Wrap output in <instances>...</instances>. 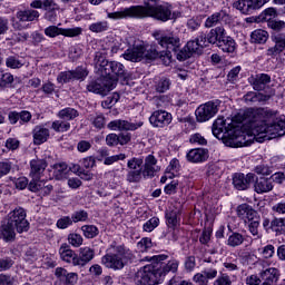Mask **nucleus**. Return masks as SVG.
Returning a JSON list of instances; mask_svg holds the SVG:
<instances>
[{
    "instance_id": "f257e3e1",
    "label": "nucleus",
    "mask_w": 285,
    "mask_h": 285,
    "mask_svg": "<svg viewBox=\"0 0 285 285\" xmlns=\"http://www.w3.org/2000/svg\"><path fill=\"white\" fill-rule=\"evenodd\" d=\"M238 121L245 125L240 130L236 127L234 136L225 141V146L229 148H244V146H250L255 140L262 144L285 135V116L276 118L273 124L268 125L264 121V115L249 108L244 111L242 119Z\"/></svg>"
},
{
    "instance_id": "f03ea898",
    "label": "nucleus",
    "mask_w": 285,
    "mask_h": 285,
    "mask_svg": "<svg viewBox=\"0 0 285 285\" xmlns=\"http://www.w3.org/2000/svg\"><path fill=\"white\" fill-rule=\"evenodd\" d=\"M147 262L154 264L145 265L135 274V282L137 285H159L168 273H177L179 269V261L170 259L168 263H163L168 259V255L160 254L153 257H146Z\"/></svg>"
},
{
    "instance_id": "7ed1b4c3",
    "label": "nucleus",
    "mask_w": 285,
    "mask_h": 285,
    "mask_svg": "<svg viewBox=\"0 0 285 285\" xmlns=\"http://www.w3.org/2000/svg\"><path fill=\"white\" fill-rule=\"evenodd\" d=\"M108 19H114L117 21L118 19H146V17H151L156 21H161L166 23V21H170L173 19V6L166 4H150L147 3L144 6H131L129 8H125L121 11L108 12Z\"/></svg>"
},
{
    "instance_id": "20e7f679",
    "label": "nucleus",
    "mask_w": 285,
    "mask_h": 285,
    "mask_svg": "<svg viewBox=\"0 0 285 285\" xmlns=\"http://www.w3.org/2000/svg\"><path fill=\"white\" fill-rule=\"evenodd\" d=\"M154 38L156 39L158 46L163 48L160 51V60L164 66H169L173 63V53L178 61H186L181 59V52L186 50V45L181 48V39L175 33H164L161 31L154 32Z\"/></svg>"
},
{
    "instance_id": "39448f33",
    "label": "nucleus",
    "mask_w": 285,
    "mask_h": 285,
    "mask_svg": "<svg viewBox=\"0 0 285 285\" xmlns=\"http://www.w3.org/2000/svg\"><path fill=\"white\" fill-rule=\"evenodd\" d=\"M26 217L27 214L23 207H18L9 213L0 227V237L4 242H12L17 235L16 230L17 233H28L30 230V223Z\"/></svg>"
},
{
    "instance_id": "423d86ee",
    "label": "nucleus",
    "mask_w": 285,
    "mask_h": 285,
    "mask_svg": "<svg viewBox=\"0 0 285 285\" xmlns=\"http://www.w3.org/2000/svg\"><path fill=\"white\" fill-rule=\"evenodd\" d=\"M155 166H157V158L153 155H148L144 159L134 157L127 161V168H129V171L127 173V181L129 184H139L141 181V175L142 177L150 178L155 177V173H157V169H155Z\"/></svg>"
},
{
    "instance_id": "0eeeda50",
    "label": "nucleus",
    "mask_w": 285,
    "mask_h": 285,
    "mask_svg": "<svg viewBox=\"0 0 285 285\" xmlns=\"http://www.w3.org/2000/svg\"><path fill=\"white\" fill-rule=\"evenodd\" d=\"M222 32V27L212 29L208 35L200 32L195 40H189L186 43V49L181 52L179 59H190L193 55H202L204 48H208L210 43H217V37Z\"/></svg>"
},
{
    "instance_id": "6e6552de",
    "label": "nucleus",
    "mask_w": 285,
    "mask_h": 285,
    "mask_svg": "<svg viewBox=\"0 0 285 285\" xmlns=\"http://www.w3.org/2000/svg\"><path fill=\"white\" fill-rule=\"evenodd\" d=\"M126 61H141V59H148L155 61V59H161V51L157 50V45L144 46V42H135L132 48H129L122 55Z\"/></svg>"
},
{
    "instance_id": "1a4fd4ad",
    "label": "nucleus",
    "mask_w": 285,
    "mask_h": 285,
    "mask_svg": "<svg viewBox=\"0 0 285 285\" xmlns=\"http://www.w3.org/2000/svg\"><path fill=\"white\" fill-rule=\"evenodd\" d=\"M236 214L239 219H243L245 224H248V230L255 239H262V234H259V224L262 222V216L259 213L248 204H242L236 208Z\"/></svg>"
},
{
    "instance_id": "9d476101",
    "label": "nucleus",
    "mask_w": 285,
    "mask_h": 285,
    "mask_svg": "<svg viewBox=\"0 0 285 285\" xmlns=\"http://www.w3.org/2000/svg\"><path fill=\"white\" fill-rule=\"evenodd\" d=\"M115 248L114 254H107L102 256L101 262L106 268H111L112 271H121L128 262H130L132 254L126 246L118 245Z\"/></svg>"
},
{
    "instance_id": "9b49d317",
    "label": "nucleus",
    "mask_w": 285,
    "mask_h": 285,
    "mask_svg": "<svg viewBox=\"0 0 285 285\" xmlns=\"http://www.w3.org/2000/svg\"><path fill=\"white\" fill-rule=\"evenodd\" d=\"M102 75H106L105 79H108L109 82L114 81V88L119 79L120 81H126V79H128V72H126L121 62L118 61H110Z\"/></svg>"
},
{
    "instance_id": "f8f14e48",
    "label": "nucleus",
    "mask_w": 285,
    "mask_h": 285,
    "mask_svg": "<svg viewBox=\"0 0 285 285\" xmlns=\"http://www.w3.org/2000/svg\"><path fill=\"white\" fill-rule=\"evenodd\" d=\"M88 77V68L79 66L73 70L61 71L58 77V83H70V81H85Z\"/></svg>"
},
{
    "instance_id": "ddd939ff",
    "label": "nucleus",
    "mask_w": 285,
    "mask_h": 285,
    "mask_svg": "<svg viewBox=\"0 0 285 285\" xmlns=\"http://www.w3.org/2000/svg\"><path fill=\"white\" fill-rule=\"evenodd\" d=\"M115 88V81L108 80V78H98L96 80H91L87 85L88 92H94L95 95H102L106 97Z\"/></svg>"
},
{
    "instance_id": "4468645a",
    "label": "nucleus",
    "mask_w": 285,
    "mask_h": 285,
    "mask_svg": "<svg viewBox=\"0 0 285 285\" xmlns=\"http://www.w3.org/2000/svg\"><path fill=\"white\" fill-rule=\"evenodd\" d=\"M219 112V104L208 101L204 105H200L196 110V119L200 124L204 121H208L209 119H213L214 116Z\"/></svg>"
},
{
    "instance_id": "2eb2a0df",
    "label": "nucleus",
    "mask_w": 285,
    "mask_h": 285,
    "mask_svg": "<svg viewBox=\"0 0 285 285\" xmlns=\"http://www.w3.org/2000/svg\"><path fill=\"white\" fill-rule=\"evenodd\" d=\"M55 275L57 277L55 285H75L79 282V274L68 272V269L63 267H57Z\"/></svg>"
},
{
    "instance_id": "dca6fc26",
    "label": "nucleus",
    "mask_w": 285,
    "mask_h": 285,
    "mask_svg": "<svg viewBox=\"0 0 285 285\" xmlns=\"http://www.w3.org/2000/svg\"><path fill=\"white\" fill-rule=\"evenodd\" d=\"M45 35L51 39L59 37V35H62V37H79V35H81V28L76 27L71 29H63L57 26H49L45 29Z\"/></svg>"
},
{
    "instance_id": "f3484780",
    "label": "nucleus",
    "mask_w": 285,
    "mask_h": 285,
    "mask_svg": "<svg viewBox=\"0 0 285 285\" xmlns=\"http://www.w3.org/2000/svg\"><path fill=\"white\" fill-rule=\"evenodd\" d=\"M173 121V115L166 110H156L149 117V122L154 128H166Z\"/></svg>"
},
{
    "instance_id": "a211bd4d",
    "label": "nucleus",
    "mask_w": 285,
    "mask_h": 285,
    "mask_svg": "<svg viewBox=\"0 0 285 285\" xmlns=\"http://www.w3.org/2000/svg\"><path fill=\"white\" fill-rule=\"evenodd\" d=\"M144 126V121L138 120L136 122H131L128 120L117 119L112 120L107 125V128L109 130H126V131H135L139 130Z\"/></svg>"
},
{
    "instance_id": "6ab92c4d",
    "label": "nucleus",
    "mask_w": 285,
    "mask_h": 285,
    "mask_svg": "<svg viewBox=\"0 0 285 285\" xmlns=\"http://www.w3.org/2000/svg\"><path fill=\"white\" fill-rule=\"evenodd\" d=\"M236 129L237 127H235V125L232 122H227L224 117H218L213 124L212 132L214 137L220 139V137H224L222 136V132H235Z\"/></svg>"
},
{
    "instance_id": "aec40b11",
    "label": "nucleus",
    "mask_w": 285,
    "mask_h": 285,
    "mask_svg": "<svg viewBox=\"0 0 285 285\" xmlns=\"http://www.w3.org/2000/svg\"><path fill=\"white\" fill-rule=\"evenodd\" d=\"M53 186L48 180H31L29 183V190L31 193H39L40 197H48L53 190Z\"/></svg>"
},
{
    "instance_id": "412c9836",
    "label": "nucleus",
    "mask_w": 285,
    "mask_h": 285,
    "mask_svg": "<svg viewBox=\"0 0 285 285\" xmlns=\"http://www.w3.org/2000/svg\"><path fill=\"white\" fill-rule=\"evenodd\" d=\"M250 184H255V174H235L233 176V186L236 190H246L250 188Z\"/></svg>"
},
{
    "instance_id": "4be33fe9",
    "label": "nucleus",
    "mask_w": 285,
    "mask_h": 285,
    "mask_svg": "<svg viewBox=\"0 0 285 285\" xmlns=\"http://www.w3.org/2000/svg\"><path fill=\"white\" fill-rule=\"evenodd\" d=\"M220 30H223L222 35L217 36V47L223 52H235V40L232 37L226 36V29L224 27H220Z\"/></svg>"
},
{
    "instance_id": "5701e85b",
    "label": "nucleus",
    "mask_w": 285,
    "mask_h": 285,
    "mask_svg": "<svg viewBox=\"0 0 285 285\" xmlns=\"http://www.w3.org/2000/svg\"><path fill=\"white\" fill-rule=\"evenodd\" d=\"M279 269L275 267H269L259 273L261 282L263 285H277L279 282Z\"/></svg>"
},
{
    "instance_id": "b1692460",
    "label": "nucleus",
    "mask_w": 285,
    "mask_h": 285,
    "mask_svg": "<svg viewBox=\"0 0 285 285\" xmlns=\"http://www.w3.org/2000/svg\"><path fill=\"white\" fill-rule=\"evenodd\" d=\"M95 259V249L90 247L79 248V254H77L76 264L78 268H83L87 264H90Z\"/></svg>"
},
{
    "instance_id": "393cba45",
    "label": "nucleus",
    "mask_w": 285,
    "mask_h": 285,
    "mask_svg": "<svg viewBox=\"0 0 285 285\" xmlns=\"http://www.w3.org/2000/svg\"><path fill=\"white\" fill-rule=\"evenodd\" d=\"M249 83L253 86L254 90L262 92V90L266 89L267 83H271V76H268V73H258L249 78Z\"/></svg>"
},
{
    "instance_id": "a878e982",
    "label": "nucleus",
    "mask_w": 285,
    "mask_h": 285,
    "mask_svg": "<svg viewBox=\"0 0 285 285\" xmlns=\"http://www.w3.org/2000/svg\"><path fill=\"white\" fill-rule=\"evenodd\" d=\"M30 177L32 180L39 179L46 168H48V163L45 159H33L30 161Z\"/></svg>"
},
{
    "instance_id": "bb28decb",
    "label": "nucleus",
    "mask_w": 285,
    "mask_h": 285,
    "mask_svg": "<svg viewBox=\"0 0 285 285\" xmlns=\"http://www.w3.org/2000/svg\"><path fill=\"white\" fill-rule=\"evenodd\" d=\"M187 159L191 161V164H202V161H206V159H208V149H190L187 153Z\"/></svg>"
},
{
    "instance_id": "cd10ccee",
    "label": "nucleus",
    "mask_w": 285,
    "mask_h": 285,
    "mask_svg": "<svg viewBox=\"0 0 285 285\" xmlns=\"http://www.w3.org/2000/svg\"><path fill=\"white\" fill-rule=\"evenodd\" d=\"M59 254L62 262H67V264H72V266H77V253L70 249V246L61 245Z\"/></svg>"
},
{
    "instance_id": "c85d7f7f",
    "label": "nucleus",
    "mask_w": 285,
    "mask_h": 285,
    "mask_svg": "<svg viewBox=\"0 0 285 285\" xmlns=\"http://www.w3.org/2000/svg\"><path fill=\"white\" fill-rule=\"evenodd\" d=\"M48 137H50V130L46 127L37 126L33 129V144L36 146H41V144H46L48 141Z\"/></svg>"
},
{
    "instance_id": "c756f323",
    "label": "nucleus",
    "mask_w": 285,
    "mask_h": 285,
    "mask_svg": "<svg viewBox=\"0 0 285 285\" xmlns=\"http://www.w3.org/2000/svg\"><path fill=\"white\" fill-rule=\"evenodd\" d=\"M227 13L226 11H218L213 13L212 16H208L205 20L204 27L205 28H215V26H219L222 23L223 19H226Z\"/></svg>"
},
{
    "instance_id": "7c9ffc66",
    "label": "nucleus",
    "mask_w": 285,
    "mask_h": 285,
    "mask_svg": "<svg viewBox=\"0 0 285 285\" xmlns=\"http://www.w3.org/2000/svg\"><path fill=\"white\" fill-rule=\"evenodd\" d=\"M271 99L269 95H264L262 92L249 91L244 96L245 104H262Z\"/></svg>"
},
{
    "instance_id": "2f4dec72",
    "label": "nucleus",
    "mask_w": 285,
    "mask_h": 285,
    "mask_svg": "<svg viewBox=\"0 0 285 285\" xmlns=\"http://www.w3.org/2000/svg\"><path fill=\"white\" fill-rule=\"evenodd\" d=\"M255 193L261 195L262 193H271L273 190V181L267 178H259L254 181Z\"/></svg>"
},
{
    "instance_id": "473e14b6",
    "label": "nucleus",
    "mask_w": 285,
    "mask_h": 285,
    "mask_svg": "<svg viewBox=\"0 0 285 285\" xmlns=\"http://www.w3.org/2000/svg\"><path fill=\"white\" fill-rule=\"evenodd\" d=\"M16 17L22 23L26 21H35V19H39V11L35 9L20 10L17 12Z\"/></svg>"
},
{
    "instance_id": "72a5a7b5",
    "label": "nucleus",
    "mask_w": 285,
    "mask_h": 285,
    "mask_svg": "<svg viewBox=\"0 0 285 285\" xmlns=\"http://www.w3.org/2000/svg\"><path fill=\"white\" fill-rule=\"evenodd\" d=\"M31 8L48 10H59V6L55 3V0H35L30 3Z\"/></svg>"
},
{
    "instance_id": "f704fd0d",
    "label": "nucleus",
    "mask_w": 285,
    "mask_h": 285,
    "mask_svg": "<svg viewBox=\"0 0 285 285\" xmlns=\"http://www.w3.org/2000/svg\"><path fill=\"white\" fill-rule=\"evenodd\" d=\"M252 43H266L268 41V31L256 29L250 35Z\"/></svg>"
},
{
    "instance_id": "c9c22d12",
    "label": "nucleus",
    "mask_w": 285,
    "mask_h": 285,
    "mask_svg": "<svg viewBox=\"0 0 285 285\" xmlns=\"http://www.w3.org/2000/svg\"><path fill=\"white\" fill-rule=\"evenodd\" d=\"M58 116L65 121H72V119H77V117H79V111H77V109L75 108L67 107L65 109H61Z\"/></svg>"
},
{
    "instance_id": "e433bc0d",
    "label": "nucleus",
    "mask_w": 285,
    "mask_h": 285,
    "mask_svg": "<svg viewBox=\"0 0 285 285\" xmlns=\"http://www.w3.org/2000/svg\"><path fill=\"white\" fill-rule=\"evenodd\" d=\"M269 228L276 233V235H285V218H274L271 222Z\"/></svg>"
},
{
    "instance_id": "4c0bfd02",
    "label": "nucleus",
    "mask_w": 285,
    "mask_h": 285,
    "mask_svg": "<svg viewBox=\"0 0 285 285\" xmlns=\"http://www.w3.org/2000/svg\"><path fill=\"white\" fill-rule=\"evenodd\" d=\"M94 63L96 68H98V70H100V72L104 75L107 66L110 65V61L106 59V56H104V53L97 52L94 59Z\"/></svg>"
},
{
    "instance_id": "58836bf2",
    "label": "nucleus",
    "mask_w": 285,
    "mask_h": 285,
    "mask_svg": "<svg viewBox=\"0 0 285 285\" xmlns=\"http://www.w3.org/2000/svg\"><path fill=\"white\" fill-rule=\"evenodd\" d=\"M268 1L271 0H254V2L245 1V3H243V7H245V9L243 10L245 12H254V10H259V8H262V6H264L265 3H268Z\"/></svg>"
},
{
    "instance_id": "ea45409f",
    "label": "nucleus",
    "mask_w": 285,
    "mask_h": 285,
    "mask_svg": "<svg viewBox=\"0 0 285 285\" xmlns=\"http://www.w3.org/2000/svg\"><path fill=\"white\" fill-rule=\"evenodd\" d=\"M53 173L57 177V179H66L68 175V165L66 163H59L53 165Z\"/></svg>"
},
{
    "instance_id": "a19ab883",
    "label": "nucleus",
    "mask_w": 285,
    "mask_h": 285,
    "mask_svg": "<svg viewBox=\"0 0 285 285\" xmlns=\"http://www.w3.org/2000/svg\"><path fill=\"white\" fill-rule=\"evenodd\" d=\"M244 244V235L239 233H233L227 239V246L232 248H237V246H242Z\"/></svg>"
},
{
    "instance_id": "79ce46f5",
    "label": "nucleus",
    "mask_w": 285,
    "mask_h": 285,
    "mask_svg": "<svg viewBox=\"0 0 285 285\" xmlns=\"http://www.w3.org/2000/svg\"><path fill=\"white\" fill-rule=\"evenodd\" d=\"M81 230L87 239H95L99 235V228L95 225H83Z\"/></svg>"
},
{
    "instance_id": "37998d69",
    "label": "nucleus",
    "mask_w": 285,
    "mask_h": 285,
    "mask_svg": "<svg viewBox=\"0 0 285 285\" xmlns=\"http://www.w3.org/2000/svg\"><path fill=\"white\" fill-rule=\"evenodd\" d=\"M170 83H171L170 79L160 78L155 85L156 92H159V94L168 92V90H170Z\"/></svg>"
},
{
    "instance_id": "c03bdc74",
    "label": "nucleus",
    "mask_w": 285,
    "mask_h": 285,
    "mask_svg": "<svg viewBox=\"0 0 285 285\" xmlns=\"http://www.w3.org/2000/svg\"><path fill=\"white\" fill-rule=\"evenodd\" d=\"M119 99H120L119 94L114 92L101 102V106H102V108L110 110V108H112V106H115L117 104V101H119Z\"/></svg>"
},
{
    "instance_id": "a18cd8bd",
    "label": "nucleus",
    "mask_w": 285,
    "mask_h": 285,
    "mask_svg": "<svg viewBox=\"0 0 285 285\" xmlns=\"http://www.w3.org/2000/svg\"><path fill=\"white\" fill-rule=\"evenodd\" d=\"M13 81L14 76H12V73L0 70V88H8Z\"/></svg>"
},
{
    "instance_id": "49530a36",
    "label": "nucleus",
    "mask_w": 285,
    "mask_h": 285,
    "mask_svg": "<svg viewBox=\"0 0 285 285\" xmlns=\"http://www.w3.org/2000/svg\"><path fill=\"white\" fill-rule=\"evenodd\" d=\"M51 128H53L56 132H68V130H70V122L56 120L52 122Z\"/></svg>"
},
{
    "instance_id": "de8ad7c7",
    "label": "nucleus",
    "mask_w": 285,
    "mask_h": 285,
    "mask_svg": "<svg viewBox=\"0 0 285 285\" xmlns=\"http://www.w3.org/2000/svg\"><path fill=\"white\" fill-rule=\"evenodd\" d=\"M89 121H91L92 126H95V128H98L99 130H101V128H104V126H106V117H104V115H96V116H89Z\"/></svg>"
},
{
    "instance_id": "09e8293b",
    "label": "nucleus",
    "mask_w": 285,
    "mask_h": 285,
    "mask_svg": "<svg viewBox=\"0 0 285 285\" xmlns=\"http://www.w3.org/2000/svg\"><path fill=\"white\" fill-rule=\"evenodd\" d=\"M6 66L7 68H11L12 70H18L19 68H23V63L21 62V60H19V58L14 56H10L7 58Z\"/></svg>"
},
{
    "instance_id": "8fccbe9b",
    "label": "nucleus",
    "mask_w": 285,
    "mask_h": 285,
    "mask_svg": "<svg viewBox=\"0 0 285 285\" xmlns=\"http://www.w3.org/2000/svg\"><path fill=\"white\" fill-rule=\"evenodd\" d=\"M89 30L96 33L106 32V30H108V21H98V22L91 23L89 26Z\"/></svg>"
},
{
    "instance_id": "3c124183",
    "label": "nucleus",
    "mask_w": 285,
    "mask_h": 285,
    "mask_svg": "<svg viewBox=\"0 0 285 285\" xmlns=\"http://www.w3.org/2000/svg\"><path fill=\"white\" fill-rule=\"evenodd\" d=\"M157 226H159V218L153 217L142 225V230H145V233H153Z\"/></svg>"
},
{
    "instance_id": "603ef678",
    "label": "nucleus",
    "mask_w": 285,
    "mask_h": 285,
    "mask_svg": "<svg viewBox=\"0 0 285 285\" xmlns=\"http://www.w3.org/2000/svg\"><path fill=\"white\" fill-rule=\"evenodd\" d=\"M87 220H88V212H86L83 209L75 212L71 215L72 224H78V222H87Z\"/></svg>"
},
{
    "instance_id": "864d4df0",
    "label": "nucleus",
    "mask_w": 285,
    "mask_h": 285,
    "mask_svg": "<svg viewBox=\"0 0 285 285\" xmlns=\"http://www.w3.org/2000/svg\"><path fill=\"white\" fill-rule=\"evenodd\" d=\"M12 266H14V259H12L11 257L0 258V273L10 271Z\"/></svg>"
},
{
    "instance_id": "5fc2aeb1",
    "label": "nucleus",
    "mask_w": 285,
    "mask_h": 285,
    "mask_svg": "<svg viewBox=\"0 0 285 285\" xmlns=\"http://www.w3.org/2000/svg\"><path fill=\"white\" fill-rule=\"evenodd\" d=\"M12 170V163L10 160L0 161V179L6 177V175H10Z\"/></svg>"
},
{
    "instance_id": "6e6d98bb",
    "label": "nucleus",
    "mask_w": 285,
    "mask_h": 285,
    "mask_svg": "<svg viewBox=\"0 0 285 285\" xmlns=\"http://www.w3.org/2000/svg\"><path fill=\"white\" fill-rule=\"evenodd\" d=\"M190 144H194L195 146H206L208 144V140L202 134H194L189 138Z\"/></svg>"
},
{
    "instance_id": "4d7b16f0",
    "label": "nucleus",
    "mask_w": 285,
    "mask_h": 285,
    "mask_svg": "<svg viewBox=\"0 0 285 285\" xmlns=\"http://www.w3.org/2000/svg\"><path fill=\"white\" fill-rule=\"evenodd\" d=\"M68 242L73 246L75 248H79L81 244H83V237L79 234H69Z\"/></svg>"
},
{
    "instance_id": "13d9d810",
    "label": "nucleus",
    "mask_w": 285,
    "mask_h": 285,
    "mask_svg": "<svg viewBox=\"0 0 285 285\" xmlns=\"http://www.w3.org/2000/svg\"><path fill=\"white\" fill-rule=\"evenodd\" d=\"M263 21H273L277 17V10L275 8H267L262 14H261Z\"/></svg>"
},
{
    "instance_id": "bf43d9fd",
    "label": "nucleus",
    "mask_w": 285,
    "mask_h": 285,
    "mask_svg": "<svg viewBox=\"0 0 285 285\" xmlns=\"http://www.w3.org/2000/svg\"><path fill=\"white\" fill-rule=\"evenodd\" d=\"M124 159H126V154H119L105 158L104 164L105 166H112L116 161H124Z\"/></svg>"
},
{
    "instance_id": "052dcab7",
    "label": "nucleus",
    "mask_w": 285,
    "mask_h": 285,
    "mask_svg": "<svg viewBox=\"0 0 285 285\" xmlns=\"http://www.w3.org/2000/svg\"><path fill=\"white\" fill-rule=\"evenodd\" d=\"M268 28H271L272 30H275V32H279L282 30H284L285 28V22L282 20H269L267 22Z\"/></svg>"
},
{
    "instance_id": "680f3d73",
    "label": "nucleus",
    "mask_w": 285,
    "mask_h": 285,
    "mask_svg": "<svg viewBox=\"0 0 285 285\" xmlns=\"http://www.w3.org/2000/svg\"><path fill=\"white\" fill-rule=\"evenodd\" d=\"M166 219H167L168 226H170L171 228H175V226L179 224V220L177 219V212L175 210L167 213Z\"/></svg>"
},
{
    "instance_id": "e2e57ef3",
    "label": "nucleus",
    "mask_w": 285,
    "mask_h": 285,
    "mask_svg": "<svg viewBox=\"0 0 285 285\" xmlns=\"http://www.w3.org/2000/svg\"><path fill=\"white\" fill-rule=\"evenodd\" d=\"M68 226H72V218L70 216H63L57 222V227L62 230L68 228Z\"/></svg>"
},
{
    "instance_id": "0e129e2a",
    "label": "nucleus",
    "mask_w": 285,
    "mask_h": 285,
    "mask_svg": "<svg viewBox=\"0 0 285 285\" xmlns=\"http://www.w3.org/2000/svg\"><path fill=\"white\" fill-rule=\"evenodd\" d=\"M138 248L141 253H146L149 248H153V239L146 237L138 243Z\"/></svg>"
},
{
    "instance_id": "69168bd1",
    "label": "nucleus",
    "mask_w": 285,
    "mask_h": 285,
    "mask_svg": "<svg viewBox=\"0 0 285 285\" xmlns=\"http://www.w3.org/2000/svg\"><path fill=\"white\" fill-rule=\"evenodd\" d=\"M214 285H233V281L230 276L223 274L214 282Z\"/></svg>"
},
{
    "instance_id": "338daca9",
    "label": "nucleus",
    "mask_w": 285,
    "mask_h": 285,
    "mask_svg": "<svg viewBox=\"0 0 285 285\" xmlns=\"http://www.w3.org/2000/svg\"><path fill=\"white\" fill-rule=\"evenodd\" d=\"M193 279L197 285H208V278L204 273H197L196 275H194Z\"/></svg>"
},
{
    "instance_id": "774afa93",
    "label": "nucleus",
    "mask_w": 285,
    "mask_h": 285,
    "mask_svg": "<svg viewBox=\"0 0 285 285\" xmlns=\"http://www.w3.org/2000/svg\"><path fill=\"white\" fill-rule=\"evenodd\" d=\"M0 285H14V277L6 274H0Z\"/></svg>"
}]
</instances>
